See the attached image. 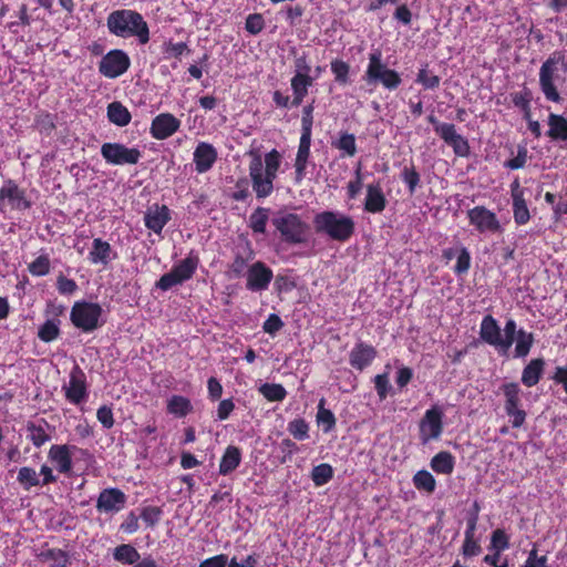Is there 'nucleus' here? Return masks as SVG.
Returning <instances> with one entry per match:
<instances>
[{
	"mask_svg": "<svg viewBox=\"0 0 567 567\" xmlns=\"http://www.w3.org/2000/svg\"><path fill=\"white\" fill-rule=\"evenodd\" d=\"M545 359H532L523 369L520 381L527 388H533L542 380L545 369Z\"/></svg>",
	"mask_w": 567,
	"mask_h": 567,
	"instance_id": "23",
	"label": "nucleus"
},
{
	"mask_svg": "<svg viewBox=\"0 0 567 567\" xmlns=\"http://www.w3.org/2000/svg\"><path fill=\"white\" fill-rule=\"evenodd\" d=\"M511 99L514 106L522 111L524 120L529 121L532 114L530 103L533 101L532 91L524 86L520 91L512 93Z\"/></svg>",
	"mask_w": 567,
	"mask_h": 567,
	"instance_id": "30",
	"label": "nucleus"
},
{
	"mask_svg": "<svg viewBox=\"0 0 567 567\" xmlns=\"http://www.w3.org/2000/svg\"><path fill=\"white\" fill-rule=\"evenodd\" d=\"M28 437L32 441L33 445L37 447L43 445L47 441H49L50 436L45 432L44 427L41 425H35L34 423H30L28 425Z\"/></svg>",
	"mask_w": 567,
	"mask_h": 567,
	"instance_id": "51",
	"label": "nucleus"
},
{
	"mask_svg": "<svg viewBox=\"0 0 567 567\" xmlns=\"http://www.w3.org/2000/svg\"><path fill=\"white\" fill-rule=\"evenodd\" d=\"M265 21L261 14H249L246 19L245 28L251 34H258L264 29Z\"/></svg>",
	"mask_w": 567,
	"mask_h": 567,
	"instance_id": "59",
	"label": "nucleus"
},
{
	"mask_svg": "<svg viewBox=\"0 0 567 567\" xmlns=\"http://www.w3.org/2000/svg\"><path fill=\"white\" fill-rule=\"evenodd\" d=\"M107 117L117 126H125L131 121V113L120 102H113L107 106Z\"/></svg>",
	"mask_w": 567,
	"mask_h": 567,
	"instance_id": "34",
	"label": "nucleus"
},
{
	"mask_svg": "<svg viewBox=\"0 0 567 567\" xmlns=\"http://www.w3.org/2000/svg\"><path fill=\"white\" fill-rule=\"evenodd\" d=\"M515 358H525L529 354L534 343L535 337L533 332H528L524 329H518L517 336L515 337Z\"/></svg>",
	"mask_w": 567,
	"mask_h": 567,
	"instance_id": "31",
	"label": "nucleus"
},
{
	"mask_svg": "<svg viewBox=\"0 0 567 567\" xmlns=\"http://www.w3.org/2000/svg\"><path fill=\"white\" fill-rule=\"evenodd\" d=\"M63 389L65 398L73 404H79L86 398L85 374L80 367L75 365L72 369L69 385Z\"/></svg>",
	"mask_w": 567,
	"mask_h": 567,
	"instance_id": "17",
	"label": "nucleus"
},
{
	"mask_svg": "<svg viewBox=\"0 0 567 567\" xmlns=\"http://www.w3.org/2000/svg\"><path fill=\"white\" fill-rule=\"evenodd\" d=\"M430 466L437 474L450 475L455 467V457L449 451H441L432 457Z\"/></svg>",
	"mask_w": 567,
	"mask_h": 567,
	"instance_id": "26",
	"label": "nucleus"
},
{
	"mask_svg": "<svg viewBox=\"0 0 567 567\" xmlns=\"http://www.w3.org/2000/svg\"><path fill=\"white\" fill-rule=\"evenodd\" d=\"M413 485L417 491L433 493L436 488L434 476L426 470H420L413 475Z\"/></svg>",
	"mask_w": 567,
	"mask_h": 567,
	"instance_id": "36",
	"label": "nucleus"
},
{
	"mask_svg": "<svg viewBox=\"0 0 567 567\" xmlns=\"http://www.w3.org/2000/svg\"><path fill=\"white\" fill-rule=\"evenodd\" d=\"M563 60V55L557 56L555 53L544 61L539 69V86L545 99L549 102L559 103L561 101V96L555 85V78L557 64Z\"/></svg>",
	"mask_w": 567,
	"mask_h": 567,
	"instance_id": "7",
	"label": "nucleus"
},
{
	"mask_svg": "<svg viewBox=\"0 0 567 567\" xmlns=\"http://www.w3.org/2000/svg\"><path fill=\"white\" fill-rule=\"evenodd\" d=\"M75 446L52 445L49 451V458L60 473L69 474L72 470V451Z\"/></svg>",
	"mask_w": 567,
	"mask_h": 567,
	"instance_id": "20",
	"label": "nucleus"
},
{
	"mask_svg": "<svg viewBox=\"0 0 567 567\" xmlns=\"http://www.w3.org/2000/svg\"><path fill=\"white\" fill-rule=\"evenodd\" d=\"M482 553V546L477 537H464L461 554L464 558H472Z\"/></svg>",
	"mask_w": 567,
	"mask_h": 567,
	"instance_id": "47",
	"label": "nucleus"
},
{
	"mask_svg": "<svg viewBox=\"0 0 567 567\" xmlns=\"http://www.w3.org/2000/svg\"><path fill=\"white\" fill-rule=\"evenodd\" d=\"M509 548V537L502 528L493 530L491 535L489 549L493 551H504Z\"/></svg>",
	"mask_w": 567,
	"mask_h": 567,
	"instance_id": "44",
	"label": "nucleus"
},
{
	"mask_svg": "<svg viewBox=\"0 0 567 567\" xmlns=\"http://www.w3.org/2000/svg\"><path fill=\"white\" fill-rule=\"evenodd\" d=\"M181 121L171 113H162L154 117L151 134L156 140H165L178 131Z\"/></svg>",
	"mask_w": 567,
	"mask_h": 567,
	"instance_id": "18",
	"label": "nucleus"
},
{
	"mask_svg": "<svg viewBox=\"0 0 567 567\" xmlns=\"http://www.w3.org/2000/svg\"><path fill=\"white\" fill-rule=\"evenodd\" d=\"M130 66V59L121 50L109 52L100 62V72L107 78H116L126 72Z\"/></svg>",
	"mask_w": 567,
	"mask_h": 567,
	"instance_id": "13",
	"label": "nucleus"
},
{
	"mask_svg": "<svg viewBox=\"0 0 567 567\" xmlns=\"http://www.w3.org/2000/svg\"><path fill=\"white\" fill-rule=\"evenodd\" d=\"M517 324L514 319H508L504 327L503 337V353L506 354L509 348L513 346L515 337L517 336Z\"/></svg>",
	"mask_w": 567,
	"mask_h": 567,
	"instance_id": "49",
	"label": "nucleus"
},
{
	"mask_svg": "<svg viewBox=\"0 0 567 567\" xmlns=\"http://www.w3.org/2000/svg\"><path fill=\"white\" fill-rule=\"evenodd\" d=\"M547 136L554 141H567V118L563 115L550 113L548 115Z\"/></svg>",
	"mask_w": 567,
	"mask_h": 567,
	"instance_id": "27",
	"label": "nucleus"
},
{
	"mask_svg": "<svg viewBox=\"0 0 567 567\" xmlns=\"http://www.w3.org/2000/svg\"><path fill=\"white\" fill-rule=\"evenodd\" d=\"M126 503L125 494L118 488H106L97 497L96 508L99 512H118Z\"/></svg>",
	"mask_w": 567,
	"mask_h": 567,
	"instance_id": "19",
	"label": "nucleus"
},
{
	"mask_svg": "<svg viewBox=\"0 0 567 567\" xmlns=\"http://www.w3.org/2000/svg\"><path fill=\"white\" fill-rule=\"evenodd\" d=\"M471 268V254L466 247H458L457 260L453 270L457 276L467 274Z\"/></svg>",
	"mask_w": 567,
	"mask_h": 567,
	"instance_id": "46",
	"label": "nucleus"
},
{
	"mask_svg": "<svg viewBox=\"0 0 567 567\" xmlns=\"http://www.w3.org/2000/svg\"><path fill=\"white\" fill-rule=\"evenodd\" d=\"M311 477L317 486H321L331 480L332 467L329 464H320L312 470Z\"/></svg>",
	"mask_w": 567,
	"mask_h": 567,
	"instance_id": "50",
	"label": "nucleus"
},
{
	"mask_svg": "<svg viewBox=\"0 0 567 567\" xmlns=\"http://www.w3.org/2000/svg\"><path fill=\"white\" fill-rule=\"evenodd\" d=\"M312 84V78L309 74L297 72L291 80L293 90L292 105L298 106L302 103L303 97L308 93V87Z\"/></svg>",
	"mask_w": 567,
	"mask_h": 567,
	"instance_id": "28",
	"label": "nucleus"
},
{
	"mask_svg": "<svg viewBox=\"0 0 567 567\" xmlns=\"http://www.w3.org/2000/svg\"><path fill=\"white\" fill-rule=\"evenodd\" d=\"M240 461V450L237 446L229 445L221 457L219 464V474L228 475L239 466Z\"/></svg>",
	"mask_w": 567,
	"mask_h": 567,
	"instance_id": "29",
	"label": "nucleus"
},
{
	"mask_svg": "<svg viewBox=\"0 0 567 567\" xmlns=\"http://www.w3.org/2000/svg\"><path fill=\"white\" fill-rule=\"evenodd\" d=\"M272 270L264 262L252 264L247 271L246 287L250 291L266 290L272 279Z\"/></svg>",
	"mask_w": 567,
	"mask_h": 567,
	"instance_id": "15",
	"label": "nucleus"
},
{
	"mask_svg": "<svg viewBox=\"0 0 567 567\" xmlns=\"http://www.w3.org/2000/svg\"><path fill=\"white\" fill-rule=\"evenodd\" d=\"M550 380L556 385H561L564 392L567 394V364L555 367Z\"/></svg>",
	"mask_w": 567,
	"mask_h": 567,
	"instance_id": "61",
	"label": "nucleus"
},
{
	"mask_svg": "<svg viewBox=\"0 0 567 567\" xmlns=\"http://www.w3.org/2000/svg\"><path fill=\"white\" fill-rule=\"evenodd\" d=\"M38 336L41 340L50 342L59 336V327L49 320L40 328Z\"/></svg>",
	"mask_w": 567,
	"mask_h": 567,
	"instance_id": "58",
	"label": "nucleus"
},
{
	"mask_svg": "<svg viewBox=\"0 0 567 567\" xmlns=\"http://www.w3.org/2000/svg\"><path fill=\"white\" fill-rule=\"evenodd\" d=\"M18 482L25 491H30L32 487L39 486L41 484L39 474L35 470L24 466L19 470Z\"/></svg>",
	"mask_w": 567,
	"mask_h": 567,
	"instance_id": "38",
	"label": "nucleus"
},
{
	"mask_svg": "<svg viewBox=\"0 0 567 567\" xmlns=\"http://www.w3.org/2000/svg\"><path fill=\"white\" fill-rule=\"evenodd\" d=\"M30 206V202L24 197V192L14 182L7 181L0 189V212L24 210Z\"/></svg>",
	"mask_w": 567,
	"mask_h": 567,
	"instance_id": "11",
	"label": "nucleus"
},
{
	"mask_svg": "<svg viewBox=\"0 0 567 567\" xmlns=\"http://www.w3.org/2000/svg\"><path fill=\"white\" fill-rule=\"evenodd\" d=\"M271 223L285 241L300 244L306 240L308 226L297 214L278 213Z\"/></svg>",
	"mask_w": 567,
	"mask_h": 567,
	"instance_id": "6",
	"label": "nucleus"
},
{
	"mask_svg": "<svg viewBox=\"0 0 567 567\" xmlns=\"http://www.w3.org/2000/svg\"><path fill=\"white\" fill-rule=\"evenodd\" d=\"M198 257L189 255L185 259L181 260L173 267V271L181 278V280L186 281L192 278L195 270L198 266Z\"/></svg>",
	"mask_w": 567,
	"mask_h": 567,
	"instance_id": "33",
	"label": "nucleus"
},
{
	"mask_svg": "<svg viewBox=\"0 0 567 567\" xmlns=\"http://www.w3.org/2000/svg\"><path fill=\"white\" fill-rule=\"evenodd\" d=\"M386 198L379 185H369L364 199V210L371 214L382 213L386 206Z\"/></svg>",
	"mask_w": 567,
	"mask_h": 567,
	"instance_id": "24",
	"label": "nucleus"
},
{
	"mask_svg": "<svg viewBox=\"0 0 567 567\" xmlns=\"http://www.w3.org/2000/svg\"><path fill=\"white\" fill-rule=\"evenodd\" d=\"M181 284H183V280H181V278L173 270H171L159 278V280L156 282V287L165 291Z\"/></svg>",
	"mask_w": 567,
	"mask_h": 567,
	"instance_id": "60",
	"label": "nucleus"
},
{
	"mask_svg": "<svg viewBox=\"0 0 567 567\" xmlns=\"http://www.w3.org/2000/svg\"><path fill=\"white\" fill-rule=\"evenodd\" d=\"M331 70L334 74V79L337 82L346 83L348 80V74L350 71V65L341 60H336L331 62Z\"/></svg>",
	"mask_w": 567,
	"mask_h": 567,
	"instance_id": "56",
	"label": "nucleus"
},
{
	"mask_svg": "<svg viewBox=\"0 0 567 567\" xmlns=\"http://www.w3.org/2000/svg\"><path fill=\"white\" fill-rule=\"evenodd\" d=\"M332 145L341 151H343L347 155L354 154V135L352 134H342L339 140L333 141Z\"/></svg>",
	"mask_w": 567,
	"mask_h": 567,
	"instance_id": "57",
	"label": "nucleus"
},
{
	"mask_svg": "<svg viewBox=\"0 0 567 567\" xmlns=\"http://www.w3.org/2000/svg\"><path fill=\"white\" fill-rule=\"evenodd\" d=\"M268 220V209L259 207L250 216V227L255 233L264 234Z\"/></svg>",
	"mask_w": 567,
	"mask_h": 567,
	"instance_id": "45",
	"label": "nucleus"
},
{
	"mask_svg": "<svg viewBox=\"0 0 567 567\" xmlns=\"http://www.w3.org/2000/svg\"><path fill=\"white\" fill-rule=\"evenodd\" d=\"M499 392L504 396V411L509 417L513 429L522 427L527 419V412L524 410L522 401V389L517 382H505L499 386Z\"/></svg>",
	"mask_w": 567,
	"mask_h": 567,
	"instance_id": "5",
	"label": "nucleus"
},
{
	"mask_svg": "<svg viewBox=\"0 0 567 567\" xmlns=\"http://www.w3.org/2000/svg\"><path fill=\"white\" fill-rule=\"evenodd\" d=\"M217 159V151L212 144L200 142L194 152V163L198 173H205L212 168Z\"/></svg>",
	"mask_w": 567,
	"mask_h": 567,
	"instance_id": "21",
	"label": "nucleus"
},
{
	"mask_svg": "<svg viewBox=\"0 0 567 567\" xmlns=\"http://www.w3.org/2000/svg\"><path fill=\"white\" fill-rule=\"evenodd\" d=\"M169 218V209L167 206L154 205L150 207L145 214V225L148 229L159 234Z\"/></svg>",
	"mask_w": 567,
	"mask_h": 567,
	"instance_id": "22",
	"label": "nucleus"
},
{
	"mask_svg": "<svg viewBox=\"0 0 567 567\" xmlns=\"http://www.w3.org/2000/svg\"><path fill=\"white\" fill-rule=\"evenodd\" d=\"M513 216L518 226L526 225L529 221L530 214L525 198L513 200Z\"/></svg>",
	"mask_w": 567,
	"mask_h": 567,
	"instance_id": "42",
	"label": "nucleus"
},
{
	"mask_svg": "<svg viewBox=\"0 0 567 567\" xmlns=\"http://www.w3.org/2000/svg\"><path fill=\"white\" fill-rule=\"evenodd\" d=\"M467 218L480 234L502 231L501 223L496 214L485 206H475L467 210Z\"/></svg>",
	"mask_w": 567,
	"mask_h": 567,
	"instance_id": "9",
	"label": "nucleus"
},
{
	"mask_svg": "<svg viewBox=\"0 0 567 567\" xmlns=\"http://www.w3.org/2000/svg\"><path fill=\"white\" fill-rule=\"evenodd\" d=\"M259 392L268 400V401H282L287 392L281 384L277 383H265L259 388Z\"/></svg>",
	"mask_w": 567,
	"mask_h": 567,
	"instance_id": "41",
	"label": "nucleus"
},
{
	"mask_svg": "<svg viewBox=\"0 0 567 567\" xmlns=\"http://www.w3.org/2000/svg\"><path fill=\"white\" fill-rule=\"evenodd\" d=\"M374 388L380 401H383L391 390V384L386 373L378 374L374 378Z\"/></svg>",
	"mask_w": 567,
	"mask_h": 567,
	"instance_id": "55",
	"label": "nucleus"
},
{
	"mask_svg": "<svg viewBox=\"0 0 567 567\" xmlns=\"http://www.w3.org/2000/svg\"><path fill=\"white\" fill-rule=\"evenodd\" d=\"M111 251L112 249L107 241H104L101 238H95L93 240V247L90 251L89 258L93 264L107 265L111 259Z\"/></svg>",
	"mask_w": 567,
	"mask_h": 567,
	"instance_id": "32",
	"label": "nucleus"
},
{
	"mask_svg": "<svg viewBox=\"0 0 567 567\" xmlns=\"http://www.w3.org/2000/svg\"><path fill=\"white\" fill-rule=\"evenodd\" d=\"M528 157V151L524 146H519L517 150V155L511 159H507L504 163V167L509 169H520L525 166Z\"/></svg>",
	"mask_w": 567,
	"mask_h": 567,
	"instance_id": "53",
	"label": "nucleus"
},
{
	"mask_svg": "<svg viewBox=\"0 0 567 567\" xmlns=\"http://www.w3.org/2000/svg\"><path fill=\"white\" fill-rule=\"evenodd\" d=\"M281 162V155L277 150H272L265 155V175L264 162L260 155H254L249 164V175L252 181V188L257 197H266L270 195L274 188V179L277 176Z\"/></svg>",
	"mask_w": 567,
	"mask_h": 567,
	"instance_id": "1",
	"label": "nucleus"
},
{
	"mask_svg": "<svg viewBox=\"0 0 567 567\" xmlns=\"http://www.w3.org/2000/svg\"><path fill=\"white\" fill-rule=\"evenodd\" d=\"M313 224L318 233L327 234L330 238L339 241L348 239L353 231L352 219L333 212L317 214Z\"/></svg>",
	"mask_w": 567,
	"mask_h": 567,
	"instance_id": "3",
	"label": "nucleus"
},
{
	"mask_svg": "<svg viewBox=\"0 0 567 567\" xmlns=\"http://www.w3.org/2000/svg\"><path fill=\"white\" fill-rule=\"evenodd\" d=\"M102 315V308L94 302H75L71 310L72 323L83 331H93L99 327V319Z\"/></svg>",
	"mask_w": 567,
	"mask_h": 567,
	"instance_id": "8",
	"label": "nucleus"
},
{
	"mask_svg": "<svg viewBox=\"0 0 567 567\" xmlns=\"http://www.w3.org/2000/svg\"><path fill=\"white\" fill-rule=\"evenodd\" d=\"M400 178L406 185L409 193L413 195L421 181V176L413 163L403 167L400 174Z\"/></svg>",
	"mask_w": 567,
	"mask_h": 567,
	"instance_id": "37",
	"label": "nucleus"
},
{
	"mask_svg": "<svg viewBox=\"0 0 567 567\" xmlns=\"http://www.w3.org/2000/svg\"><path fill=\"white\" fill-rule=\"evenodd\" d=\"M375 354L377 352L371 346H357V369L362 370L363 368L370 365L374 360Z\"/></svg>",
	"mask_w": 567,
	"mask_h": 567,
	"instance_id": "43",
	"label": "nucleus"
},
{
	"mask_svg": "<svg viewBox=\"0 0 567 567\" xmlns=\"http://www.w3.org/2000/svg\"><path fill=\"white\" fill-rule=\"evenodd\" d=\"M310 141L311 135L307 132L306 134H301L300 143L297 152L296 157V182L300 183L302 178L305 177V171L307 166V162L310 154Z\"/></svg>",
	"mask_w": 567,
	"mask_h": 567,
	"instance_id": "25",
	"label": "nucleus"
},
{
	"mask_svg": "<svg viewBox=\"0 0 567 567\" xmlns=\"http://www.w3.org/2000/svg\"><path fill=\"white\" fill-rule=\"evenodd\" d=\"M40 558L43 561H52V567H66L69 563L68 554L56 548L41 551Z\"/></svg>",
	"mask_w": 567,
	"mask_h": 567,
	"instance_id": "39",
	"label": "nucleus"
},
{
	"mask_svg": "<svg viewBox=\"0 0 567 567\" xmlns=\"http://www.w3.org/2000/svg\"><path fill=\"white\" fill-rule=\"evenodd\" d=\"M443 432V412L440 408L433 406L426 410L420 422V439L423 444L431 440H437Z\"/></svg>",
	"mask_w": 567,
	"mask_h": 567,
	"instance_id": "12",
	"label": "nucleus"
},
{
	"mask_svg": "<svg viewBox=\"0 0 567 567\" xmlns=\"http://www.w3.org/2000/svg\"><path fill=\"white\" fill-rule=\"evenodd\" d=\"M29 271L34 276H44L50 271V259L48 256H39L29 265Z\"/></svg>",
	"mask_w": 567,
	"mask_h": 567,
	"instance_id": "52",
	"label": "nucleus"
},
{
	"mask_svg": "<svg viewBox=\"0 0 567 567\" xmlns=\"http://www.w3.org/2000/svg\"><path fill=\"white\" fill-rule=\"evenodd\" d=\"M365 80L371 85L381 84L389 91L396 90L402 83L401 75L382 62V54L379 50L370 53Z\"/></svg>",
	"mask_w": 567,
	"mask_h": 567,
	"instance_id": "4",
	"label": "nucleus"
},
{
	"mask_svg": "<svg viewBox=\"0 0 567 567\" xmlns=\"http://www.w3.org/2000/svg\"><path fill=\"white\" fill-rule=\"evenodd\" d=\"M101 154L107 163L113 165L136 164L141 157L137 148H128L120 143H104Z\"/></svg>",
	"mask_w": 567,
	"mask_h": 567,
	"instance_id": "10",
	"label": "nucleus"
},
{
	"mask_svg": "<svg viewBox=\"0 0 567 567\" xmlns=\"http://www.w3.org/2000/svg\"><path fill=\"white\" fill-rule=\"evenodd\" d=\"M167 410L172 414H175L178 416H185L190 412L192 404L188 399L181 396V395H174L168 401Z\"/></svg>",
	"mask_w": 567,
	"mask_h": 567,
	"instance_id": "40",
	"label": "nucleus"
},
{
	"mask_svg": "<svg viewBox=\"0 0 567 567\" xmlns=\"http://www.w3.org/2000/svg\"><path fill=\"white\" fill-rule=\"evenodd\" d=\"M480 338L487 344L494 347L498 353H503V336L497 320L492 315L483 317L480 326Z\"/></svg>",
	"mask_w": 567,
	"mask_h": 567,
	"instance_id": "16",
	"label": "nucleus"
},
{
	"mask_svg": "<svg viewBox=\"0 0 567 567\" xmlns=\"http://www.w3.org/2000/svg\"><path fill=\"white\" fill-rule=\"evenodd\" d=\"M308 424L302 419H296L288 425V431L298 440L308 437Z\"/></svg>",
	"mask_w": 567,
	"mask_h": 567,
	"instance_id": "54",
	"label": "nucleus"
},
{
	"mask_svg": "<svg viewBox=\"0 0 567 567\" xmlns=\"http://www.w3.org/2000/svg\"><path fill=\"white\" fill-rule=\"evenodd\" d=\"M113 556L115 560L127 565H136L141 558V555L136 550V548L130 544H123L117 546L114 549Z\"/></svg>",
	"mask_w": 567,
	"mask_h": 567,
	"instance_id": "35",
	"label": "nucleus"
},
{
	"mask_svg": "<svg viewBox=\"0 0 567 567\" xmlns=\"http://www.w3.org/2000/svg\"><path fill=\"white\" fill-rule=\"evenodd\" d=\"M523 567H548L547 566V557L546 556H538L537 549L533 548L527 559L525 560V564Z\"/></svg>",
	"mask_w": 567,
	"mask_h": 567,
	"instance_id": "64",
	"label": "nucleus"
},
{
	"mask_svg": "<svg viewBox=\"0 0 567 567\" xmlns=\"http://www.w3.org/2000/svg\"><path fill=\"white\" fill-rule=\"evenodd\" d=\"M435 133L453 148L457 156L466 157L470 154L467 140L457 134L454 124L437 125Z\"/></svg>",
	"mask_w": 567,
	"mask_h": 567,
	"instance_id": "14",
	"label": "nucleus"
},
{
	"mask_svg": "<svg viewBox=\"0 0 567 567\" xmlns=\"http://www.w3.org/2000/svg\"><path fill=\"white\" fill-rule=\"evenodd\" d=\"M416 82L422 84L425 89L434 90L440 86V76L432 74L427 70V65L419 70Z\"/></svg>",
	"mask_w": 567,
	"mask_h": 567,
	"instance_id": "48",
	"label": "nucleus"
},
{
	"mask_svg": "<svg viewBox=\"0 0 567 567\" xmlns=\"http://www.w3.org/2000/svg\"><path fill=\"white\" fill-rule=\"evenodd\" d=\"M323 401L321 400L319 411L317 414L318 423L324 425V431L328 432L334 425V416L331 411L323 409Z\"/></svg>",
	"mask_w": 567,
	"mask_h": 567,
	"instance_id": "62",
	"label": "nucleus"
},
{
	"mask_svg": "<svg viewBox=\"0 0 567 567\" xmlns=\"http://www.w3.org/2000/svg\"><path fill=\"white\" fill-rule=\"evenodd\" d=\"M284 327V322L279 316L272 313L268 317V319L264 322L262 329L265 332L269 334H275Z\"/></svg>",
	"mask_w": 567,
	"mask_h": 567,
	"instance_id": "63",
	"label": "nucleus"
},
{
	"mask_svg": "<svg viewBox=\"0 0 567 567\" xmlns=\"http://www.w3.org/2000/svg\"><path fill=\"white\" fill-rule=\"evenodd\" d=\"M111 33L122 37H137L142 44L150 40V30L141 13L133 10H116L107 17Z\"/></svg>",
	"mask_w": 567,
	"mask_h": 567,
	"instance_id": "2",
	"label": "nucleus"
}]
</instances>
